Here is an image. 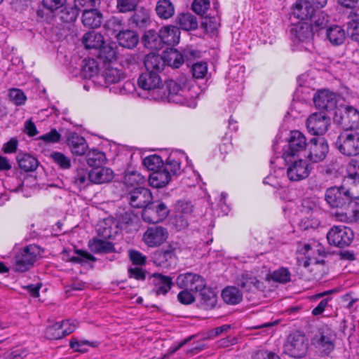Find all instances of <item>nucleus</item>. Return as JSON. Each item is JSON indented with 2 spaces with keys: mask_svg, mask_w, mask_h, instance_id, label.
Returning a JSON list of instances; mask_svg holds the SVG:
<instances>
[{
  "mask_svg": "<svg viewBox=\"0 0 359 359\" xmlns=\"http://www.w3.org/2000/svg\"><path fill=\"white\" fill-rule=\"evenodd\" d=\"M144 182V177L136 171H128L124 177V183L128 189L141 187Z\"/></svg>",
  "mask_w": 359,
  "mask_h": 359,
  "instance_id": "3c124183",
  "label": "nucleus"
},
{
  "mask_svg": "<svg viewBox=\"0 0 359 359\" xmlns=\"http://www.w3.org/2000/svg\"><path fill=\"white\" fill-rule=\"evenodd\" d=\"M182 159L188 160V157L184 152H172L166 159L165 163L163 164V170L169 174L170 177L177 176L181 173V163Z\"/></svg>",
  "mask_w": 359,
  "mask_h": 359,
  "instance_id": "412c9836",
  "label": "nucleus"
},
{
  "mask_svg": "<svg viewBox=\"0 0 359 359\" xmlns=\"http://www.w3.org/2000/svg\"><path fill=\"white\" fill-rule=\"evenodd\" d=\"M152 292L157 296L165 295L173 285L172 279L168 276L154 273L151 277Z\"/></svg>",
  "mask_w": 359,
  "mask_h": 359,
  "instance_id": "5701e85b",
  "label": "nucleus"
},
{
  "mask_svg": "<svg viewBox=\"0 0 359 359\" xmlns=\"http://www.w3.org/2000/svg\"><path fill=\"white\" fill-rule=\"evenodd\" d=\"M155 11L159 18L168 20L174 15L175 6L170 0H158Z\"/></svg>",
  "mask_w": 359,
  "mask_h": 359,
  "instance_id": "c9c22d12",
  "label": "nucleus"
},
{
  "mask_svg": "<svg viewBox=\"0 0 359 359\" xmlns=\"http://www.w3.org/2000/svg\"><path fill=\"white\" fill-rule=\"evenodd\" d=\"M60 323H56L46 327L45 330V337L49 340H56L63 338L72 332V327L69 330H62Z\"/></svg>",
  "mask_w": 359,
  "mask_h": 359,
  "instance_id": "79ce46f5",
  "label": "nucleus"
},
{
  "mask_svg": "<svg viewBox=\"0 0 359 359\" xmlns=\"http://www.w3.org/2000/svg\"><path fill=\"white\" fill-rule=\"evenodd\" d=\"M116 55V52L114 48L110 44H104V43L99 48L98 56L104 61L111 62L112 60L115 59Z\"/></svg>",
  "mask_w": 359,
  "mask_h": 359,
  "instance_id": "13d9d810",
  "label": "nucleus"
},
{
  "mask_svg": "<svg viewBox=\"0 0 359 359\" xmlns=\"http://www.w3.org/2000/svg\"><path fill=\"white\" fill-rule=\"evenodd\" d=\"M330 123V118L324 113H313L307 118L306 127L311 134L322 135L327 130Z\"/></svg>",
  "mask_w": 359,
  "mask_h": 359,
  "instance_id": "a211bd4d",
  "label": "nucleus"
},
{
  "mask_svg": "<svg viewBox=\"0 0 359 359\" xmlns=\"http://www.w3.org/2000/svg\"><path fill=\"white\" fill-rule=\"evenodd\" d=\"M50 158L61 169L67 170L71 168L70 158L62 152L53 151L50 154Z\"/></svg>",
  "mask_w": 359,
  "mask_h": 359,
  "instance_id": "4d7b16f0",
  "label": "nucleus"
},
{
  "mask_svg": "<svg viewBox=\"0 0 359 359\" xmlns=\"http://www.w3.org/2000/svg\"><path fill=\"white\" fill-rule=\"evenodd\" d=\"M329 151V147L326 142L321 137H312L308 143V147L304 156L313 163H319L323 161Z\"/></svg>",
  "mask_w": 359,
  "mask_h": 359,
  "instance_id": "ddd939ff",
  "label": "nucleus"
},
{
  "mask_svg": "<svg viewBox=\"0 0 359 359\" xmlns=\"http://www.w3.org/2000/svg\"><path fill=\"white\" fill-rule=\"evenodd\" d=\"M308 143L306 136L302 132L292 131L287 146L283 150V158L290 161L291 157H301L302 154H305Z\"/></svg>",
  "mask_w": 359,
  "mask_h": 359,
  "instance_id": "39448f33",
  "label": "nucleus"
},
{
  "mask_svg": "<svg viewBox=\"0 0 359 359\" xmlns=\"http://www.w3.org/2000/svg\"><path fill=\"white\" fill-rule=\"evenodd\" d=\"M175 212L190 218L193 212V205L189 201H180L175 205Z\"/></svg>",
  "mask_w": 359,
  "mask_h": 359,
  "instance_id": "e2e57ef3",
  "label": "nucleus"
},
{
  "mask_svg": "<svg viewBox=\"0 0 359 359\" xmlns=\"http://www.w3.org/2000/svg\"><path fill=\"white\" fill-rule=\"evenodd\" d=\"M103 15L97 8L84 10L82 14V23L89 29H95L102 25Z\"/></svg>",
  "mask_w": 359,
  "mask_h": 359,
  "instance_id": "a878e982",
  "label": "nucleus"
},
{
  "mask_svg": "<svg viewBox=\"0 0 359 359\" xmlns=\"http://www.w3.org/2000/svg\"><path fill=\"white\" fill-rule=\"evenodd\" d=\"M102 76L104 80L105 84L110 85L117 83L123 80L126 77V74L122 68L117 67V65L112 62H107L104 65Z\"/></svg>",
  "mask_w": 359,
  "mask_h": 359,
  "instance_id": "4be33fe9",
  "label": "nucleus"
},
{
  "mask_svg": "<svg viewBox=\"0 0 359 359\" xmlns=\"http://www.w3.org/2000/svg\"><path fill=\"white\" fill-rule=\"evenodd\" d=\"M19 167L25 172L34 171L39 166L38 160L28 154H21L17 157Z\"/></svg>",
  "mask_w": 359,
  "mask_h": 359,
  "instance_id": "a19ab883",
  "label": "nucleus"
},
{
  "mask_svg": "<svg viewBox=\"0 0 359 359\" xmlns=\"http://www.w3.org/2000/svg\"><path fill=\"white\" fill-rule=\"evenodd\" d=\"M67 144L73 155L83 156L88 149V144L86 140L76 133L69 135Z\"/></svg>",
  "mask_w": 359,
  "mask_h": 359,
  "instance_id": "393cba45",
  "label": "nucleus"
},
{
  "mask_svg": "<svg viewBox=\"0 0 359 359\" xmlns=\"http://www.w3.org/2000/svg\"><path fill=\"white\" fill-rule=\"evenodd\" d=\"M201 292V301L206 309L213 308L217 304V296L210 289L205 287Z\"/></svg>",
  "mask_w": 359,
  "mask_h": 359,
  "instance_id": "603ef678",
  "label": "nucleus"
},
{
  "mask_svg": "<svg viewBox=\"0 0 359 359\" xmlns=\"http://www.w3.org/2000/svg\"><path fill=\"white\" fill-rule=\"evenodd\" d=\"M170 180L169 174L161 169L150 174L149 182L152 187L161 188L167 185Z\"/></svg>",
  "mask_w": 359,
  "mask_h": 359,
  "instance_id": "37998d69",
  "label": "nucleus"
},
{
  "mask_svg": "<svg viewBox=\"0 0 359 359\" xmlns=\"http://www.w3.org/2000/svg\"><path fill=\"white\" fill-rule=\"evenodd\" d=\"M309 345V340L305 334L293 333L287 337L284 345V352L290 357L301 358L306 355Z\"/></svg>",
  "mask_w": 359,
  "mask_h": 359,
  "instance_id": "0eeeda50",
  "label": "nucleus"
},
{
  "mask_svg": "<svg viewBox=\"0 0 359 359\" xmlns=\"http://www.w3.org/2000/svg\"><path fill=\"white\" fill-rule=\"evenodd\" d=\"M315 9L311 3L307 0H299L295 4L293 9V15L296 18L301 20V22L308 21L314 13Z\"/></svg>",
  "mask_w": 359,
  "mask_h": 359,
  "instance_id": "bb28decb",
  "label": "nucleus"
},
{
  "mask_svg": "<svg viewBox=\"0 0 359 359\" xmlns=\"http://www.w3.org/2000/svg\"><path fill=\"white\" fill-rule=\"evenodd\" d=\"M222 297L225 303L236 305L242 301L243 294L238 287L228 286L222 290Z\"/></svg>",
  "mask_w": 359,
  "mask_h": 359,
  "instance_id": "e433bc0d",
  "label": "nucleus"
},
{
  "mask_svg": "<svg viewBox=\"0 0 359 359\" xmlns=\"http://www.w3.org/2000/svg\"><path fill=\"white\" fill-rule=\"evenodd\" d=\"M144 63L146 71L155 72L158 74H159V73L163 70L165 65L163 57L154 53H149L144 58Z\"/></svg>",
  "mask_w": 359,
  "mask_h": 359,
  "instance_id": "2f4dec72",
  "label": "nucleus"
},
{
  "mask_svg": "<svg viewBox=\"0 0 359 359\" xmlns=\"http://www.w3.org/2000/svg\"><path fill=\"white\" fill-rule=\"evenodd\" d=\"M168 237V230L161 226L149 227L143 234L144 243L150 248L160 246Z\"/></svg>",
  "mask_w": 359,
  "mask_h": 359,
  "instance_id": "6ab92c4d",
  "label": "nucleus"
},
{
  "mask_svg": "<svg viewBox=\"0 0 359 359\" xmlns=\"http://www.w3.org/2000/svg\"><path fill=\"white\" fill-rule=\"evenodd\" d=\"M98 72V65L95 60L92 58L83 60L81 75L84 79H90Z\"/></svg>",
  "mask_w": 359,
  "mask_h": 359,
  "instance_id": "09e8293b",
  "label": "nucleus"
},
{
  "mask_svg": "<svg viewBox=\"0 0 359 359\" xmlns=\"http://www.w3.org/2000/svg\"><path fill=\"white\" fill-rule=\"evenodd\" d=\"M290 37L294 43L305 46V49L309 50L312 46L314 30L311 24L308 21L299 22L292 25Z\"/></svg>",
  "mask_w": 359,
  "mask_h": 359,
  "instance_id": "6e6552de",
  "label": "nucleus"
},
{
  "mask_svg": "<svg viewBox=\"0 0 359 359\" xmlns=\"http://www.w3.org/2000/svg\"><path fill=\"white\" fill-rule=\"evenodd\" d=\"M116 38L120 46L128 49L134 48L139 42L137 34L129 29L119 31Z\"/></svg>",
  "mask_w": 359,
  "mask_h": 359,
  "instance_id": "c85d7f7f",
  "label": "nucleus"
},
{
  "mask_svg": "<svg viewBox=\"0 0 359 359\" xmlns=\"http://www.w3.org/2000/svg\"><path fill=\"white\" fill-rule=\"evenodd\" d=\"M112 223L113 221L111 219H107L100 222L97 226V234L104 239L111 238L113 237L114 230L111 226Z\"/></svg>",
  "mask_w": 359,
  "mask_h": 359,
  "instance_id": "864d4df0",
  "label": "nucleus"
},
{
  "mask_svg": "<svg viewBox=\"0 0 359 359\" xmlns=\"http://www.w3.org/2000/svg\"><path fill=\"white\" fill-rule=\"evenodd\" d=\"M326 37L333 46H340L345 41V30L339 25H333L326 30Z\"/></svg>",
  "mask_w": 359,
  "mask_h": 359,
  "instance_id": "473e14b6",
  "label": "nucleus"
},
{
  "mask_svg": "<svg viewBox=\"0 0 359 359\" xmlns=\"http://www.w3.org/2000/svg\"><path fill=\"white\" fill-rule=\"evenodd\" d=\"M75 254V256L69 257V262L83 264L89 261L95 262L96 259L93 255L81 250H76Z\"/></svg>",
  "mask_w": 359,
  "mask_h": 359,
  "instance_id": "bf43d9fd",
  "label": "nucleus"
},
{
  "mask_svg": "<svg viewBox=\"0 0 359 359\" xmlns=\"http://www.w3.org/2000/svg\"><path fill=\"white\" fill-rule=\"evenodd\" d=\"M144 63L146 71L155 72L158 74H159V73L163 70L165 65L163 57L154 53H149L144 58Z\"/></svg>",
  "mask_w": 359,
  "mask_h": 359,
  "instance_id": "7c9ffc66",
  "label": "nucleus"
},
{
  "mask_svg": "<svg viewBox=\"0 0 359 359\" xmlns=\"http://www.w3.org/2000/svg\"><path fill=\"white\" fill-rule=\"evenodd\" d=\"M140 0H116V8L120 13H125L135 11Z\"/></svg>",
  "mask_w": 359,
  "mask_h": 359,
  "instance_id": "052dcab7",
  "label": "nucleus"
},
{
  "mask_svg": "<svg viewBox=\"0 0 359 359\" xmlns=\"http://www.w3.org/2000/svg\"><path fill=\"white\" fill-rule=\"evenodd\" d=\"M260 281L252 273H243L238 279V285L245 291L259 290Z\"/></svg>",
  "mask_w": 359,
  "mask_h": 359,
  "instance_id": "f704fd0d",
  "label": "nucleus"
},
{
  "mask_svg": "<svg viewBox=\"0 0 359 359\" xmlns=\"http://www.w3.org/2000/svg\"><path fill=\"white\" fill-rule=\"evenodd\" d=\"M10 100L17 106L22 105L27 100L24 92L18 88H12L9 90Z\"/></svg>",
  "mask_w": 359,
  "mask_h": 359,
  "instance_id": "680f3d73",
  "label": "nucleus"
},
{
  "mask_svg": "<svg viewBox=\"0 0 359 359\" xmlns=\"http://www.w3.org/2000/svg\"><path fill=\"white\" fill-rule=\"evenodd\" d=\"M176 23L186 31L194 30L198 27L196 17L190 13L180 14L176 18Z\"/></svg>",
  "mask_w": 359,
  "mask_h": 359,
  "instance_id": "58836bf2",
  "label": "nucleus"
},
{
  "mask_svg": "<svg viewBox=\"0 0 359 359\" xmlns=\"http://www.w3.org/2000/svg\"><path fill=\"white\" fill-rule=\"evenodd\" d=\"M41 255L40 247L35 244L24 247L15 257L14 270L18 272L27 271L34 265Z\"/></svg>",
  "mask_w": 359,
  "mask_h": 359,
  "instance_id": "f03ea898",
  "label": "nucleus"
},
{
  "mask_svg": "<svg viewBox=\"0 0 359 359\" xmlns=\"http://www.w3.org/2000/svg\"><path fill=\"white\" fill-rule=\"evenodd\" d=\"M176 283L180 288L192 292L202 291L206 286L205 278L201 275L194 273L180 274L176 279Z\"/></svg>",
  "mask_w": 359,
  "mask_h": 359,
  "instance_id": "2eb2a0df",
  "label": "nucleus"
},
{
  "mask_svg": "<svg viewBox=\"0 0 359 359\" xmlns=\"http://www.w3.org/2000/svg\"><path fill=\"white\" fill-rule=\"evenodd\" d=\"M142 43L145 48L151 50H160L163 47L160 34L152 29L144 33Z\"/></svg>",
  "mask_w": 359,
  "mask_h": 359,
  "instance_id": "72a5a7b5",
  "label": "nucleus"
},
{
  "mask_svg": "<svg viewBox=\"0 0 359 359\" xmlns=\"http://www.w3.org/2000/svg\"><path fill=\"white\" fill-rule=\"evenodd\" d=\"M159 34L162 44L175 46L179 43L180 39V29L174 25L162 27L159 31Z\"/></svg>",
  "mask_w": 359,
  "mask_h": 359,
  "instance_id": "b1692460",
  "label": "nucleus"
},
{
  "mask_svg": "<svg viewBox=\"0 0 359 359\" xmlns=\"http://www.w3.org/2000/svg\"><path fill=\"white\" fill-rule=\"evenodd\" d=\"M167 90L163 88V91L155 97L156 100H165L182 105H189V89L186 86V79H182L178 83L174 80H170L167 83Z\"/></svg>",
  "mask_w": 359,
  "mask_h": 359,
  "instance_id": "f257e3e1",
  "label": "nucleus"
},
{
  "mask_svg": "<svg viewBox=\"0 0 359 359\" xmlns=\"http://www.w3.org/2000/svg\"><path fill=\"white\" fill-rule=\"evenodd\" d=\"M334 120L346 130L359 128V111L352 106H346L335 111Z\"/></svg>",
  "mask_w": 359,
  "mask_h": 359,
  "instance_id": "9b49d317",
  "label": "nucleus"
},
{
  "mask_svg": "<svg viewBox=\"0 0 359 359\" xmlns=\"http://www.w3.org/2000/svg\"><path fill=\"white\" fill-rule=\"evenodd\" d=\"M137 84L140 88L144 90L152 92V96L155 99L160 92L163 91L161 88L162 84L161 79L157 73L146 71L138 78Z\"/></svg>",
  "mask_w": 359,
  "mask_h": 359,
  "instance_id": "dca6fc26",
  "label": "nucleus"
},
{
  "mask_svg": "<svg viewBox=\"0 0 359 359\" xmlns=\"http://www.w3.org/2000/svg\"><path fill=\"white\" fill-rule=\"evenodd\" d=\"M168 206L161 201H151L142 212L143 220L147 223H158L169 214Z\"/></svg>",
  "mask_w": 359,
  "mask_h": 359,
  "instance_id": "f8f14e48",
  "label": "nucleus"
},
{
  "mask_svg": "<svg viewBox=\"0 0 359 359\" xmlns=\"http://www.w3.org/2000/svg\"><path fill=\"white\" fill-rule=\"evenodd\" d=\"M105 161V154L97 149H92L89 151L86 157L88 165L93 167V168L101 166Z\"/></svg>",
  "mask_w": 359,
  "mask_h": 359,
  "instance_id": "8fccbe9b",
  "label": "nucleus"
},
{
  "mask_svg": "<svg viewBox=\"0 0 359 359\" xmlns=\"http://www.w3.org/2000/svg\"><path fill=\"white\" fill-rule=\"evenodd\" d=\"M180 251V248L177 243H169L153 253V262L158 266L169 268L176 263L177 253Z\"/></svg>",
  "mask_w": 359,
  "mask_h": 359,
  "instance_id": "1a4fd4ad",
  "label": "nucleus"
},
{
  "mask_svg": "<svg viewBox=\"0 0 359 359\" xmlns=\"http://www.w3.org/2000/svg\"><path fill=\"white\" fill-rule=\"evenodd\" d=\"M89 248L95 253H110L115 251L112 243L102 239H93L90 241Z\"/></svg>",
  "mask_w": 359,
  "mask_h": 359,
  "instance_id": "c03bdc74",
  "label": "nucleus"
},
{
  "mask_svg": "<svg viewBox=\"0 0 359 359\" xmlns=\"http://www.w3.org/2000/svg\"><path fill=\"white\" fill-rule=\"evenodd\" d=\"M335 334L330 329H320L312 339V344L320 351L325 355L334 351L335 345Z\"/></svg>",
  "mask_w": 359,
  "mask_h": 359,
  "instance_id": "4468645a",
  "label": "nucleus"
},
{
  "mask_svg": "<svg viewBox=\"0 0 359 359\" xmlns=\"http://www.w3.org/2000/svg\"><path fill=\"white\" fill-rule=\"evenodd\" d=\"M354 238L353 231L346 226L334 225L327 233V240L330 245L337 248L349 246Z\"/></svg>",
  "mask_w": 359,
  "mask_h": 359,
  "instance_id": "423d86ee",
  "label": "nucleus"
},
{
  "mask_svg": "<svg viewBox=\"0 0 359 359\" xmlns=\"http://www.w3.org/2000/svg\"><path fill=\"white\" fill-rule=\"evenodd\" d=\"M78 9L72 7H65V8L61 11L60 18L65 22H74L78 16Z\"/></svg>",
  "mask_w": 359,
  "mask_h": 359,
  "instance_id": "69168bd1",
  "label": "nucleus"
},
{
  "mask_svg": "<svg viewBox=\"0 0 359 359\" xmlns=\"http://www.w3.org/2000/svg\"><path fill=\"white\" fill-rule=\"evenodd\" d=\"M313 100L317 108L327 111L334 110L338 102L337 94L326 89L318 90Z\"/></svg>",
  "mask_w": 359,
  "mask_h": 359,
  "instance_id": "aec40b11",
  "label": "nucleus"
},
{
  "mask_svg": "<svg viewBox=\"0 0 359 359\" xmlns=\"http://www.w3.org/2000/svg\"><path fill=\"white\" fill-rule=\"evenodd\" d=\"M284 160L287 165V176L290 181L298 182L309 177L311 168L306 160L300 157H291L290 161Z\"/></svg>",
  "mask_w": 359,
  "mask_h": 359,
  "instance_id": "9d476101",
  "label": "nucleus"
},
{
  "mask_svg": "<svg viewBox=\"0 0 359 359\" xmlns=\"http://www.w3.org/2000/svg\"><path fill=\"white\" fill-rule=\"evenodd\" d=\"M330 17L323 11H314L312 17H311L309 22L311 24V27L318 32L327 27L329 22Z\"/></svg>",
  "mask_w": 359,
  "mask_h": 359,
  "instance_id": "a18cd8bd",
  "label": "nucleus"
},
{
  "mask_svg": "<svg viewBox=\"0 0 359 359\" xmlns=\"http://www.w3.org/2000/svg\"><path fill=\"white\" fill-rule=\"evenodd\" d=\"M189 219L190 218L175 212V215L171 222L177 231H181L188 226Z\"/></svg>",
  "mask_w": 359,
  "mask_h": 359,
  "instance_id": "338daca9",
  "label": "nucleus"
},
{
  "mask_svg": "<svg viewBox=\"0 0 359 359\" xmlns=\"http://www.w3.org/2000/svg\"><path fill=\"white\" fill-rule=\"evenodd\" d=\"M72 182L78 189H85L91 182L89 171L84 168H78L72 177Z\"/></svg>",
  "mask_w": 359,
  "mask_h": 359,
  "instance_id": "49530a36",
  "label": "nucleus"
},
{
  "mask_svg": "<svg viewBox=\"0 0 359 359\" xmlns=\"http://www.w3.org/2000/svg\"><path fill=\"white\" fill-rule=\"evenodd\" d=\"M352 196L350 190L344 186H334L325 191V200L330 208L342 210L351 202Z\"/></svg>",
  "mask_w": 359,
  "mask_h": 359,
  "instance_id": "20e7f679",
  "label": "nucleus"
},
{
  "mask_svg": "<svg viewBox=\"0 0 359 359\" xmlns=\"http://www.w3.org/2000/svg\"><path fill=\"white\" fill-rule=\"evenodd\" d=\"M130 25L135 27L144 29L150 25L151 20L149 10L140 8L135 11L134 14L129 20Z\"/></svg>",
  "mask_w": 359,
  "mask_h": 359,
  "instance_id": "c756f323",
  "label": "nucleus"
},
{
  "mask_svg": "<svg viewBox=\"0 0 359 359\" xmlns=\"http://www.w3.org/2000/svg\"><path fill=\"white\" fill-rule=\"evenodd\" d=\"M127 198L132 207L144 209L153 200V196L149 189L138 187L128 190Z\"/></svg>",
  "mask_w": 359,
  "mask_h": 359,
  "instance_id": "f3484780",
  "label": "nucleus"
},
{
  "mask_svg": "<svg viewBox=\"0 0 359 359\" xmlns=\"http://www.w3.org/2000/svg\"><path fill=\"white\" fill-rule=\"evenodd\" d=\"M89 177L92 183L103 184L112 180L114 172L112 170L107 167H96L89 171Z\"/></svg>",
  "mask_w": 359,
  "mask_h": 359,
  "instance_id": "cd10ccee",
  "label": "nucleus"
},
{
  "mask_svg": "<svg viewBox=\"0 0 359 359\" xmlns=\"http://www.w3.org/2000/svg\"><path fill=\"white\" fill-rule=\"evenodd\" d=\"M85 47L88 49H99L103 45L104 36L96 32H88L86 33L82 39Z\"/></svg>",
  "mask_w": 359,
  "mask_h": 359,
  "instance_id": "4c0bfd02",
  "label": "nucleus"
},
{
  "mask_svg": "<svg viewBox=\"0 0 359 359\" xmlns=\"http://www.w3.org/2000/svg\"><path fill=\"white\" fill-rule=\"evenodd\" d=\"M163 58L165 64L174 68H178L184 63V55L173 48L164 51Z\"/></svg>",
  "mask_w": 359,
  "mask_h": 359,
  "instance_id": "ea45409f",
  "label": "nucleus"
},
{
  "mask_svg": "<svg viewBox=\"0 0 359 359\" xmlns=\"http://www.w3.org/2000/svg\"><path fill=\"white\" fill-rule=\"evenodd\" d=\"M271 278L275 282L285 284L291 280V273L287 268L281 267L271 274Z\"/></svg>",
  "mask_w": 359,
  "mask_h": 359,
  "instance_id": "5fc2aeb1",
  "label": "nucleus"
},
{
  "mask_svg": "<svg viewBox=\"0 0 359 359\" xmlns=\"http://www.w3.org/2000/svg\"><path fill=\"white\" fill-rule=\"evenodd\" d=\"M163 163L161 158L156 154L147 156L143 160V165L149 170H151L154 172L161 170V167L163 165Z\"/></svg>",
  "mask_w": 359,
  "mask_h": 359,
  "instance_id": "6e6d98bb",
  "label": "nucleus"
},
{
  "mask_svg": "<svg viewBox=\"0 0 359 359\" xmlns=\"http://www.w3.org/2000/svg\"><path fill=\"white\" fill-rule=\"evenodd\" d=\"M347 177L350 180H358L359 179V159H351L347 168Z\"/></svg>",
  "mask_w": 359,
  "mask_h": 359,
  "instance_id": "0e129e2a",
  "label": "nucleus"
},
{
  "mask_svg": "<svg viewBox=\"0 0 359 359\" xmlns=\"http://www.w3.org/2000/svg\"><path fill=\"white\" fill-rule=\"evenodd\" d=\"M347 32L352 41L359 43V22L349 19Z\"/></svg>",
  "mask_w": 359,
  "mask_h": 359,
  "instance_id": "774afa93",
  "label": "nucleus"
},
{
  "mask_svg": "<svg viewBox=\"0 0 359 359\" xmlns=\"http://www.w3.org/2000/svg\"><path fill=\"white\" fill-rule=\"evenodd\" d=\"M353 195L351 198V202L342 210L344 220L348 222H356L359 219V203L353 201Z\"/></svg>",
  "mask_w": 359,
  "mask_h": 359,
  "instance_id": "de8ad7c7",
  "label": "nucleus"
},
{
  "mask_svg": "<svg viewBox=\"0 0 359 359\" xmlns=\"http://www.w3.org/2000/svg\"><path fill=\"white\" fill-rule=\"evenodd\" d=\"M339 151L346 156H355L359 154V132L345 130L341 132L335 142Z\"/></svg>",
  "mask_w": 359,
  "mask_h": 359,
  "instance_id": "7ed1b4c3",
  "label": "nucleus"
}]
</instances>
